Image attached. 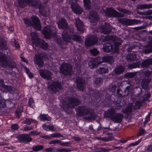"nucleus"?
I'll return each mask as SVG.
<instances>
[{
    "label": "nucleus",
    "mask_w": 152,
    "mask_h": 152,
    "mask_svg": "<svg viewBox=\"0 0 152 152\" xmlns=\"http://www.w3.org/2000/svg\"><path fill=\"white\" fill-rule=\"evenodd\" d=\"M50 91L52 92H55L61 89V84L58 81L53 82L48 87Z\"/></svg>",
    "instance_id": "4468645a"
},
{
    "label": "nucleus",
    "mask_w": 152,
    "mask_h": 152,
    "mask_svg": "<svg viewBox=\"0 0 152 152\" xmlns=\"http://www.w3.org/2000/svg\"><path fill=\"white\" fill-rule=\"evenodd\" d=\"M77 88L80 90L83 91L85 86V80L81 77H78L76 79Z\"/></svg>",
    "instance_id": "a211bd4d"
},
{
    "label": "nucleus",
    "mask_w": 152,
    "mask_h": 152,
    "mask_svg": "<svg viewBox=\"0 0 152 152\" xmlns=\"http://www.w3.org/2000/svg\"><path fill=\"white\" fill-rule=\"evenodd\" d=\"M45 151L48 152H55L56 151L55 149L51 148H46L45 149Z\"/></svg>",
    "instance_id": "0e129e2a"
},
{
    "label": "nucleus",
    "mask_w": 152,
    "mask_h": 152,
    "mask_svg": "<svg viewBox=\"0 0 152 152\" xmlns=\"http://www.w3.org/2000/svg\"><path fill=\"white\" fill-rule=\"evenodd\" d=\"M50 136L52 137H64L63 135L61 134L58 133H55L54 134H52L50 135Z\"/></svg>",
    "instance_id": "09e8293b"
},
{
    "label": "nucleus",
    "mask_w": 152,
    "mask_h": 152,
    "mask_svg": "<svg viewBox=\"0 0 152 152\" xmlns=\"http://www.w3.org/2000/svg\"><path fill=\"white\" fill-rule=\"evenodd\" d=\"M100 58H98L97 60H94L93 58L91 59L88 63L90 68L91 69L94 68L101 63L102 61H99Z\"/></svg>",
    "instance_id": "4be33fe9"
},
{
    "label": "nucleus",
    "mask_w": 152,
    "mask_h": 152,
    "mask_svg": "<svg viewBox=\"0 0 152 152\" xmlns=\"http://www.w3.org/2000/svg\"><path fill=\"white\" fill-rule=\"evenodd\" d=\"M142 52L145 54L152 52V45L148 43V45L145 46L142 50Z\"/></svg>",
    "instance_id": "c85d7f7f"
},
{
    "label": "nucleus",
    "mask_w": 152,
    "mask_h": 152,
    "mask_svg": "<svg viewBox=\"0 0 152 152\" xmlns=\"http://www.w3.org/2000/svg\"><path fill=\"white\" fill-rule=\"evenodd\" d=\"M30 34L32 37V42L36 46L41 47L44 50H46L48 48V44L42 39H39L38 35L36 32H32Z\"/></svg>",
    "instance_id": "20e7f679"
},
{
    "label": "nucleus",
    "mask_w": 152,
    "mask_h": 152,
    "mask_svg": "<svg viewBox=\"0 0 152 152\" xmlns=\"http://www.w3.org/2000/svg\"><path fill=\"white\" fill-rule=\"evenodd\" d=\"M39 118L42 121H50L51 119V118L48 115L44 114H41Z\"/></svg>",
    "instance_id": "c9c22d12"
},
{
    "label": "nucleus",
    "mask_w": 152,
    "mask_h": 152,
    "mask_svg": "<svg viewBox=\"0 0 152 152\" xmlns=\"http://www.w3.org/2000/svg\"><path fill=\"white\" fill-rule=\"evenodd\" d=\"M135 109L134 108L133 104L132 103H130L129 104L127 107L124 110L123 113H130L133 111Z\"/></svg>",
    "instance_id": "c756f323"
},
{
    "label": "nucleus",
    "mask_w": 152,
    "mask_h": 152,
    "mask_svg": "<svg viewBox=\"0 0 152 152\" xmlns=\"http://www.w3.org/2000/svg\"><path fill=\"white\" fill-rule=\"evenodd\" d=\"M41 14L44 16H47L49 15V12L45 11V10H43L41 12Z\"/></svg>",
    "instance_id": "e2e57ef3"
},
{
    "label": "nucleus",
    "mask_w": 152,
    "mask_h": 152,
    "mask_svg": "<svg viewBox=\"0 0 152 152\" xmlns=\"http://www.w3.org/2000/svg\"><path fill=\"white\" fill-rule=\"evenodd\" d=\"M123 118V115L122 114L117 113L116 112L115 114L112 118L111 120L115 123H120L122 121Z\"/></svg>",
    "instance_id": "5701e85b"
},
{
    "label": "nucleus",
    "mask_w": 152,
    "mask_h": 152,
    "mask_svg": "<svg viewBox=\"0 0 152 152\" xmlns=\"http://www.w3.org/2000/svg\"><path fill=\"white\" fill-rule=\"evenodd\" d=\"M137 8L140 10L150 9L152 8V4H139L137 6Z\"/></svg>",
    "instance_id": "2f4dec72"
},
{
    "label": "nucleus",
    "mask_w": 152,
    "mask_h": 152,
    "mask_svg": "<svg viewBox=\"0 0 152 152\" xmlns=\"http://www.w3.org/2000/svg\"><path fill=\"white\" fill-rule=\"evenodd\" d=\"M118 21L120 23L126 25H132L141 23V21L139 20H131L126 18H119L118 19Z\"/></svg>",
    "instance_id": "1a4fd4ad"
},
{
    "label": "nucleus",
    "mask_w": 152,
    "mask_h": 152,
    "mask_svg": "<svg viewBox=\"0 0 152 152\" xmlns=\"http://www.w3.org/2000/svg\"><path fill=\"white\" fill-rule=\"evenodd\" d=\"M24 23L27 26H32L33 28L37 30L40 31L41 29L42 26L40 20L38 18L33 15L31 18V19H27L24 18L23 19Z\"/></svg>",
    "instance_id": "7ed1b4c3"
},
{
    "label": "nucleus",
    "mask_w": 152,
    "mask_h": 152,
    "mask_svg": "<svg viewBox=\"0 0 152 152\" xmlns=\"http://www.w3.org/2000/svg\"><path fill=\"white\" fill-rule=\"evenodd\" d=\"M77 1L75 2L74 0H72L68 1L67 2H69V3L71 4L72 10L75 13L80 14L82 12V10L81 7L76 3Z\"/></svg>",
    "instance_id": "ddd939ff"
},
{
    "label": "nucleus",
    "mask_w": 152,
    "mask_h": 152,
    "mask_svg": "<svg viewBox=\"0 0 152 152\" xmlns=\"http://www.w3.org/2000/svg\"><path fill=\"white\" fill-rule=\"evenodd\" d=\"M96 139L98 140H101L105 142L109 141L111 140V138L110 137H96Z\"/></svg>",
    "instance_id": "a18cd8bd"
},
{
    "label": "nucleus",
    "mask_w": 152,
    "mask_h": 152,
    "mask_svg": "<svg viewBox=\"0 0 152 152\" xmlns=\"http://www.w3.org/2000/svg\"><path fill=\"white\" fill-rule=\"evenodd\" d=\"M116 112V111L114 108H110L104 111V116L106 118H110L111 120Z\"/></svg>",
    "instance_id": "aec40b11"
},
{
    "label": "nucleus",
    "mask_w": 152,
    "mask_h": 152,
    "mask_svg": "<svg viewBox=\"0 0 152 152\" xmlns=\"http://www.w3.org/2000/svg\"><path fill=\"white\" fill-rule=\"evenodd\" d=\"M150 119V116L149 115H148L145 118V120L144 123L145 124Z\"/></svg>",
    "instance_id": "774afa93"
},
{
    "label": "nucleus",
    "mask_w": 152,
    "mask_h": 152,
    "mask_svg": "<svg viewBox=\"0 0 152 152\" xmlns=\"http://www.w3.org/2000/svg\"><path fill=\"white\" fill-rule=\"evenodd\" d=\"M34 61L35 64H37L39 67H41L43 66V62L41 57L37 55H35L34 58Z\"/></svg>",
    "instance_id": "393cba45"
},
{
    "label": "nucleus",
    "mask_w": 152,
    "mask_h": 152,
    "mask_svg": "<svg viewBox=\"0 0 152 152\" xmlns=\"http://www.w3.org/2000/svg\"><path fill=\"white\" fill-rule=\"evenodd\" d=\"M143 100L142 101H137L135 104L134 108L135 109H137L139 108L142 104Z\"/></svg>",
    "instance_id": "c03bdc74"
},
{
    "label": "nucleus",
    "mask_w": 152,
    "mask_h": 152,
    "mask_svg": "<svg viewBox=\"0 0 152 152\" xmlns=\"http://www.w3.org/2000/svg\"><path fill=\"white\" fill-rule=\"evenodd\" d=\"M137 56L134 53L129 54L126 56V58L130 60H133V61L136 60Z\"/></svg>",
    "instance_id": "4c0bfd02"
},
{
    "label": "nucleus",
    "mask_w": 152,
    "mask_h": 152,
    "mask_svg": "<svg viewBox=\"0 0 152 152\" xmlns=\"http://www.w3.org/2000/svg\"><path fill=\"white\" fill-rule=\"evenodd\" d=\"M119 11L123 12L127 15H129L131 13V12L129 10L120 8H118L117 9Z\"/></svg>",
    "instance_id": "49530a36"
},
{
    "label": "nucleus",
    "mask_w": 152,
    "mask_h": 152,
    "mask_svg": "<svg viewBox=\"0 0 152 152\" xmlns=\"http://www.w3.org/2000/svg\"><path fill=\"white\" fill-rule=\"evenodd\" d=\"M40 132H38L37 131H32L31 132L30 134L29 135L30 136H35V135H39L41 133Z\"/></svg>",
    "instance_id": "603ef678"
},
{
    "label": "nucleus",
    "mask_w": 152,
    "mask_h": 152,
    "mask_svg": "<svg viewBox=\"0 0 152 152\" xmlns=\"http://www.w3.org/2000/svg\"><path fill=\"white\" fill-rule=\"evenodd\" d=\"M75 26L80 31H82L84 30V26L83 22L79 18L75 20Z\"/></svg>",
    "instance_id": "b1692460"
},
{
    "label": "nucleus",
    "mask_w": 152,
    "mask_h": 152,
    "mask_svg": "<svg viewBox=\"0 0 152 152\" xmlns=\"http://www.w3.org/2000/svg\"><path fill=\"white\" fill-rule=\"evenodd\" d=\"M44 147L43 145H37L34 146L32 148V150L35 151H38L43 149Z\"/></svg>",
    "instance_id": "e433bc0d"
},
{
    "label": "nucleus",
    "mask_w": 152,
    "mask_h": 152,
    "mask_svg": "<svg viewBox=\"0 0 152 152\" xmlns=\"http://www.w3.org/2000/svg\"><path fill=\"white\" fill-rule=\"evenodd\" d=\"M102 84V80L101 78H97L95 80V81L94 83L95 86L97 87Z\"/></svg>",
    "instance_id": "37998d69"
},
{
    "label": "nucleus",
    "mask_w": 152,
    "mask_h": 152,
    "mask_svg": "<svg viewBox=\"0 0 152 152\" xmlns=\"http://www.w3.org/2000/svg\"><path fill=\"white\" fill-rule=\"evenodd\" d=\"M116 86L114 85H112L110 86L109 88V91H110L113 92H114L115 90Z\"/></svg>",
    "instance_id": "8fccbe9b"
},
{
    "label": "nucleus",
    "mask_w": 152,
    "mask_h": 152,
    "mask_svg": "<svg viewBox=\"0 0 152 152\" xmlns=\"http://www.w3.org/2000/svg\"><path fill=\"white\" fill-rule=\"evenodd\" d=\"M24 124H27L30 125L31 123H34L37 124L38 123L37 121L35 120H34L30 118H26L23 122Z\"/></svg>",
    "instance_id": "58836bf2"
},
{
    "label": "nucleus",
    "mask_w": 152,
    "mask_h": 152,
    "mask_svg": "<svg viewBox=\"0 0 152 152\" xmlns=\"http://www.w3.org/2000/svg\"><path fill=\"white\" fill-rule=\"evenodd\" d=\"M151 64H152V58H150L143 60L141 64V66L142 68H147Z\"/></svg>",
    "instance_id": "a878e982"
},
{
    "label": "nucleus",
    "mask_w": 152,
    "mask_h": 152,
    "mask_svg": "<svg viewBox=\"0 0 152 152\" xmlns=\"http://www.w3.org/2000/svg\"><path fill=\"white\" fill-rule=\"evenodd\" d=\"M106 15L109 17H123L124 15L118 12L111 8H107L105 11Z\"/></svg>",
    "instance_id": "9b49d317"
},
{
    "label": "nucleus",
    "mask_w": 152,
    "mask_h": 152,
    "mask_svg": "<svg viewBox=\"0 0 152 152\" xmlns=\"http://www.w3.org/2000/svg\"><path fill=\"white\" fill-rule=\"evenodd\" d=\"M99 29L101 32L104 34H107L111 31V28L110 24L105 23L104 25L100 27Z\"/></svg>",
    "instance_id": "6ab92c4d"
},
{
    "label": "nucleus",
    "mask_w": 152,
    "mask_h": 152,
    "mask_svg": "<svg viewBox=\"0 0 152 152\" xmlns=\"http://www.w3.org/2000/svg\"><path fill=\"white\" fill-rule=\"evenodd\" d=\"M99 19V16L97 13L95 11H91L89 16V21L91 23H95Z\"/></svg>",
    "instance_id": "412c9836"
},
{
    "label": "nucleus",
    "mask_w": 152,
    "mask_h": 152,
    "mask_svg": "<svg viewBox=\"0 0 152 152\" xmlns=\"http://www.w3.org/2000/svg\"><path fill=\"white\" fill-rule=\"evenodd\" d=\"M126 89L124 90V92L125 94L124 95V96H126L129 94V92L130 91V90H131L132 88H131L130 86H127L126 88Z\"/></svg>",
    "instance_id": "6e6d98bb"
},
{
    "label": "nucleus",
    "mask_w": 152,
    "mask_h": 152,
    "mask_svg": "<svg viewBox=\"0 0 152 152\" xmlns=\"http://www.w3.org/2000/svg\"><path fill=\"white\" fill-rule=\"evenodd\" d=\"M26 72L30 77H33L32 75L30 72L29 69L26 67H24Z\"/></svg>",
    "instance_id": "052dcab7"
},
{
    "label": "nucleus",
    "mask_w": 152,
    "mask_h": 152,
    "mask_svg": "<svg viewBox=\"0 0 152 152\" xmlns=\"http://www.w3.org/2000/svg\"><path fill=\"white\" fill-rule=\"evenodd\" d=\"M136 74V72H129L125 74L124 75L125 77L127 78H130L134 77Z\"/></svg>",
    "instance_id": "a19ab883"
},
{
    "label": "nucleus",
    "mask_w": 152,
    "mask_h": 152,
    "mask_svg": "<svg viewBox=\"0 0 152 152\" xmlns=\"http://www.w3.org/2000/svg\"><path fill=\"white\" fill-rule=\"evenodd\" d=\"M124 69L122 66H120L116 67L114 70L115 74H120L124 71Z\"/></svg>",
    "instance_id": "72a5a7b5"
},
{
    "label": "nucleus",
    "mask_w": 152,
    "mask_h": 152,
    "mask_svg": "<svg viewBox=\"0 0 152 152\" xmlns=\"http://www.w3.org/2000/svg\"><path fill=\"white\" fill-rule=\"evenodd\" d=\"M150 80L148 79H144L142 80V86L144 89L148 88V84Z\"/></svg>",
    "instance_id": "473e14b6"
},
{
    "label": "nucleus",
    "mask_w": 152,
    "mask_h": 152,
    "mask_svg": "<svg viewBox=\"0 0 152 152\" xmlns=\"http://www.w3.org/2000/svg\"><path fill=\"white\" fill-rule=\"evenodd\" d=\"M84 5L87 9H89L91 8V2L90 0H83Z\"/></svg>",
    "instance_id": "79ce46f5"
},
{
    "label": "nucleus",
    "mask_w": 152,
    "mask_h": 152,
    "mask_svg": "<svg viewBox=\"0 0 152 152\" xmlns=\"http://www.w3.org/2000/svg\"><path fill=\"white\" fill-rule=\"evenodd\" d=\"M80 103V101L78 99L74 97L69 98L68 99V103L64 104V108L65 110H67L69 108H74Z\"/></svg>",
    "instance_id": "39448f33"
},
{
    "label": "nucleus",
    "mask_w": 152,
    "mask_h": 152,
    "mask_svg": "<svg viewBox=\"0 0 152 152\" xmlns=\"http://www.w3.org/2000/svg\"><path fill=\"white\" fill-rule=\"evenodd\" d=\"M60 142V140H53L50 141L49 144L50 145L55 144H58Z\"/></svg>",
    "instance_id": "13d9d810"
},
{
    "label": "nucleus",
    "mask_w": 152,
    "mask_h": 152,
    "mask_svg": "<svg viewBox=\"0 0 152 152\" xmlns=\"http://www.w3.org/2000/svg\"><path fill=\"white\" fill-rule=\"evenodd\" d=\"M60 71L61 73L64 75H71L72 71V66L69 64L63 63L60 67Z\"/></svg>",
    "instance_id": "0eeeda50"
},
{
    "label": "nucleus",
    "mask_w": 152,
    "mask_h": 152,
    "mask_svg": "<svg viewBox=\"0 0 152 152\" xmlns=\"http://www.w3.org/2000/svg\"><path fill=\"white\" fill-rule=\"evenodd\" d=\"M11 128L13 129L17 130L18 129L19 126L17 124H14L11 126Z\"/></svg>",
    "instance_id": "338daca9"
},
{
    "label": "nucleus",
    "mask_w": 152,
    "mask_h": 152,
    "mask_svg": "<svg viewBox=\"0 0 152 152\" xmlns=\"http://www.w3.org/2000/svg\"><path fill=\"white\" fill-rule=\"evenodd\" d=\"M18 2L19 5L23 7L27 4L35 7L38 6L40 2L39 1L35 0H18Z\"/></svg>",
    "instance_id": "6e6552de"
},
{
    "label": "nucleus",
    "mask_w": 152,
    "mask_h": 152,
    "mask_svg": "<svg viewBox=\"0 0 152 152\" xmlns=\"http://www.w3.org/2000/svg\"><path fill=\"white\" fill-rule=\"evenodd\" d=\"M141 140L142 139H141L136 142L130 144L129 145V146L132 147L138 145L141 142Z\"/></svg>",
    "instance_id": "4d7b16f0"
},
{
    "label": "nucleus",
    "mask_w": 152,
    "mask_h": 152,
    "mask_svg": "<svg viewBox=\"0 0 152 152\" xmlns=\"http://www.w3.org/2000/svg\"><path fill=\"white\" fill-rule=\"evenodd\" d=\"M145 134V130L143 129H141L140 130V131L137 135V136H141L143 134Z\"/></svg>",
    "instance_id": "69168bd1"
},
{
    "label": "nucleus",
    "mask_w": 152,
    "mask_h": 152,
    "mask_svg": "<svg viewBox=\"0 0 152 152\" xmlns=\"http://www.w3.org/2000/svg\"><path fill=\"white\" fill-rule=\"evenodd\" d=\"M42 127L44 129L46 130H48V129H49V130H54V127L52 126H47L46 124H44L42 126Z\"/></svg>",
    "instance_id": "de8ad7c7"
},
{
    "label": "nucleus",
    "mask_w": 152,
    "mask_h": 152,
    "mask_svg": "<svg viewBox=\"0 0 152 152\" xmlns=\"http://www.w3.org/2000/svg\"><path fill=\"white\" fill-rule=\"evenodd\" d=\"M108 71V67L105 64L103 65L102 67H100L96 70L98 73L100 74L107 73Z\"/></svg>",
    "instance_id": "bb28decb"
},
{
    "label": "nucleus",
    "mask_w": 152,
    "mask_h": 152,
    "mask_svg": "<svg viewBox=\"0 0 152 152\" xmlns=\"http://www.w3.org/2000/svg\"><path fill=\"white\" fill-rule=\"evenodd\" d=\"M6 42L4 40L0 39V49H5L6 48Z\"/></svg>",
    "instance_id": "ea45409f"
},
{
    "label": "nucleus",
    "mask_w": 152,
    "mask_h": 152,
    "mask_svg": "<svg viewBox=\"0 0 152 152\" xmlns=\"http://www.w3.org/2000/svg\"><path fill=\"white\" fill-rule=\"evenodd\" d=\"M97 41L96 37L95 36H93L87 38L85 41V44L87 46L95 45Z\"/></svg>",
    "instance_id": "dca6fc26"
},
{
    "label": "nucleus",
    "mask_w": 152,
    "mask_h": 152,
    "mask_svg": "<svg viewBox=\"0 0 152 152\" xmlns=\"http://www.w3.org/2000/svg\"><path fill=\"white\" fill-rule=\"evenodd\" d=\"M125 102H124L123 103L122 102H121L120 101L118 100L116 102V106L118 107H121L124 106L125 104Z\"/></svg>",
    "instance_id": "5fc2aeb1"
},
{
    "label": "nucleus",
    "mask_w": 152,
    "mask_h": 152,
    "mask_svg": "<svg viewBox=\"0 0 152 152\" xmlns=\"http://www.w3.org/2000/svg\"><path fill=\"white\" fill-rule=\"evenodd\" d=\"M58 27L59 28L64 29L62 33V39L65 42H69L70 40V38L68 34L67 33L69 31L70 32V35H71L73 31V28H68V24L66 20L64 18H61L57 23Z\"/></svg>",
    "instance_id": "f257e3e1"
},
{
    "label": "nucleus",
    "mask_w": 152,
    "mask_h": 152,
    "mask_svg": "<svg viewBox=\"0 0 152 152\" xmlns=\"http://www.w3.org/2000/svg\"><path fill=\"white\" fill-rule=\"evenodd\" d=\"M91 111L90 108L86 107L79 106L77 108V113L79 116H87L85 119L91 121L94 119L95 117L94 113Z\"/></svg>",
    "instance_id": "f03ea898"
},
{
    "label": "nucleus",
    "mask_w": 152,
    "mask_h": 152,
    "mask_svg": "<svg viewBox=\"0 0 152 152\" xmlns=\"http://www.w3.org/2000/svg\"><path fill=\"white\" fill-rule=\"evenodd\" d=\"M74 32V31H73ZM67 34H68L70 38V37L71 38H73V39L76 41L80 42L81 40V38L79 36L76 35H73V33H72V35H70V32H69L67 33ZM70 41H69V42ZM69 42V41L68 42Z\"/></svg>",
    "instance_id": "f704fd0d"
},
{
    "label": "nucleus",
    "mask_w": 152,
    "mask_h": 152,
    "mask_svg": "<svg viewBox=\"0 0 152 152\" xmlns=\"http://www.w3.org/2000/svg\"><path fill=\"white\" fill-rule=\"evenodd\" d=\"M34 101L33 99L31 98L29 99L28 103L31 107L33 108L34 107Z\"/></svg>",
    "instance_id": "3c124183"
},
{
    "label": "nucleus",
    "mask_w": 152,
    "mask_h": 152,
    "mask_svg": "<svg viewBox=\"0 0 152 152\" xmlns=\"http://www.w3.org/2000/svg\"><path fill=\"white\" fill-rule=\"evenodd\" d=\"M103 49L104 52H112L113 53H118V48L117 47H114L110 43H106L104 45Z\"/></svg>",
    "instance_id": "f8f14e48"
},
{
    "label": "nucleus",
    "mask_w": 152,
    "mask_h": 152,
    "mask_svg": "<svg viewBox=\"0 0 152 152\" xmlns=\"http://www.w3.org/2000/svg\"><path fill=\"white\" fill-rule=\"evenodd\" d=\"M0 65L3 67H8L12 69L16 66L15 62L7 61L5 55L2 53L0 54Z\"/></svg>",
    "instance_id": "423d86ee"
},
{
    "label": "nucleus",
    "mask_w": 152,
    "mask_h": 152,
    "mask_svg": "<svg viewBox=\"0 0 152 152\" xmlns=\"http://www.w3.org/2000/svg\"><path fill=\"white\" fill-rule=\"evenodd\" d=\"M70 150L66 148L58 149L57 150V151L60 152H69Z\"/></svg>",
    "instance_id": "bf43d9fd"
},
{
    "label": "nucleus",
    "mask_w": 152,
    "mask_h": 152,
    "mask_svg": "<svg viewBox=\"0 0 152 152\" xmlns=\"http://www.w3.org/2000/svg\"><path fill=\"white\" fill-rule=\"evenodd\" d=\"M90 52L94 56L96 55L99 53V52L96 48H94L91 50Z\"/></svg>",
    "instance_id": "864d4df0"
},
{
    "label": "nucleus",
    "mask_w": 152,
    "mask_h": 152,
    "mask_svg": "<svg viewBox=\"0 0 152 152\" xmlns=\"http://www.w3.org/2000/svg\"><path fill=\"white\" fill-rule=\"evenodd\" d=\"M17 138L20 142L27 143L32 140V138L28 134H23L18 136Z\"/></svg>",
    "instance_id": "f3484780"
},
{
    "label": "nucleus",
    "mask_w": 152,
    "mask_h": 152,
    "mask_svg": "<svg viewBox=\"0 0 152 152\" xmlns=\"http://www.w3.org/2000/svg\"><path fill=\"white\" fill-rule=\"evenodd\" d=\"M103 62H108L110 64L112 63L114 61V58L112 56H106L103 57L102 59V60H100Z\"/></svg>",
    "instance_id": "cd10ccee"
},
{
    "label": "nucleus",
    "mask_w": 152,
    "mask_h": 152,
    "mask_svg": "<svg viewBox=\"0 0 152 152\" xmlns=\"http://www.w3.org/2000/svg\"><path fill=\"white\" fill-rule=\"evenodd\" d=\"M112 40L115 45L114 47H117L118 48V46L121 45L122 42L121 39L117 37H113L112 38Z\"/></svg>",
    "instance_id": "7c9ffc66"
},
{
    "label": "nucleus",
    "mask_w": 152,
    "mask_h": 152,
    "mask_svg": "<svg viewBox=\"0 0 152 152\" xmlns=\"http://www.w3.org/2000/svg\"><path fill=\"white\" fill-rule=\"evenodd\" d=\"M69 142H63L61 141L60 140V142L59 143L61 146H68L69 145Z\"/></svg>",
    "instance_id": "680f3d73"
},
{
    "label": "nucleus",
    "mask_w": 152,
    "mask_h": 152,
    "mask_svg": "<svg viewBox=\"0 0 152 152\" xmlns=\"http://www.w3.org/2000/svg\"><path fill=\"white\" fill-rule=\"evenodd\" d=\"M39 73L41 76L45 79L50 80L52 79L53 74L49 70L40 69Z\"/></svg>",
    "instance_id": "2eb2a0df"
},
{
    "label": "nucleus",
    "mask_w": 152,
    "mask_h": 152,
    "mask_svg": "<svg viewBox=\"0 0 152 152\" xmlns=\"http://www.w3.org/2000/svg\"><path fill=\"white\" fill-rule=\"evenodd\" d=\"M55 28L52 29L50 26L45 27L42 30V32L45 37L47 38H50L51 36H54L55 35Z\"/></svg>",
    "instance_id": "9d476101"
}]
</instances>
